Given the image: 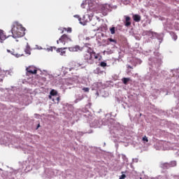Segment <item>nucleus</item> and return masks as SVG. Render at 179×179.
<instances>
[{
	"instance_id": "obj_22",
	"label": "nucleus",
	"mask_w": 179,
	"mask_h": 179,
	"mask_svg": "<svg viewBox=\"0 0 179 179\" xmlns=\"http://www.w3.org/2000/svg\"><path fill=\"white\" fill-rule=\"evenodd\" d=\"M143 141L144 142H149V139H148V137L146 136H145L144 137H143Z\"/></svg>"
},
{
	"instance_id": "obj_26",
	"label": "nucleus",
	"mask_w": 179,
	"mask_h": 179,
	"mask_svg": "<svg viewBox=\"0 0 179 179\" xmlns=\"http://www.w3.org/2000/svg\"><path fill=\"white\" fill-rule=\"evenodd\" d=\"M25 52H26V54H30V50H25Z\"/></svg>"
},
{
	"instance_id": "obj_29",
	"label": "nucleus",
	"mask_w": 179,
	"mask_h": 179,
	"mask_svg": "<svg viewBox=\"0 0 179 179\" xmlns=\"http://www.w3.org/2000/svg\"><path fill=\"white\" fill-rule=\"evenodd\" d=\"M57 103H59V100H61V99L59 97H57Z\"/></svg>"
},
{
	"instance_id": "obj_8",
	"label": "nucleus",
	"mask_w": 179,
	"mask_h": 179,
	"mask_svg": "<svg viewBox=\"0 0 179 179\" xmlns=\"http://www.w3.org/2000/svg\"><path fill=\"white\" fill-rule=\"evenodd\" d=\"M65 50H66V48H57L56 50V52H59L60 55H65V54H66V51H65Z\"/></svg>"
},
{
	"instance_id": "obj_30",
	"label": "nucleus",
	"mask_w": 179,
	"mask_h": 179,
	"mask_svg": "<svg viewBox=\"0 0 179 179\" xmlns=\"http://www.w3.org/2000/svg\"><path fill=\"white\" fill-rule=\"evenodd\" d=\"M128 68H129L130 69H134V68L131 66H128Z\"/></svg>"
},
{
	"instance_id": "obj_32",
	"label": "nucleus",
	"mask_w": 179,
	"mask_h": 179,
	"mask_svg": "<svg viewBox=\"0 0 179 179\" xmlns=\"http://www.w3.org/2000/svg\"><path fill=\"white\" fill-rule=\"evenodd\" d=\"M85 17L84 16V17H83V19H85Z\"/></svg>"
},
{
	"instance_id": "obj_18",
	"label": "nucleus",
	"mask_w": 179,
	"mask_h": 179,
	"mask_svg": "<svg viewBox=\"0 0 179 179\" xmlns=\"http://www.w3.org/2000/svg\"><path fill=\"white\" fill-rule=\"evenodd\" d=\"M100 66H101L102 68H104V67L107 66V63H106V62H101L100 63Z\"/></svg>"
},
{
	"instance_id": "obj_21",
	"label": "nucleus",
	"mask_w": 179,
	"mask_h": 179,
	"mask_svg": "<svg viewBox=\"0 0 179 179\" xmlns=\"http://www.w3.org/2000/svg\"><path fill=\"white\" fill-rule=\"evenodd\" d=\"M83 92H88L90 89L89 87H84L83 88Z\"/></svg>"
},
{
	"instance_id": "obj_10",
	"label": "nucleus",
	"mask_w": 179,
	"mask_h": 179,
	"mask_svg": "<svg viewBox=\"0 0 179 179\" xmlns=\"http://www.w3.org/2000/svg\"><path fill=\"white\" fill-rule=\"evenodd\" d=\"M160 166L164 169H170V164L169 163H162Z\"/></svg>"
},
{
	"instance_id": "obj_5",
	"label": "nucleus",
	"mask_w": 179,
	"mask_h": 179,
	"mask_svg": "<svg viewBox=\"0 0 179 179\" xmlns=\"http://www.w3.org/2000/svg\"><path fill=\"white\" fill-rule=\"evenodd\" d=\"M27 71L29 73H32L34 75H36V73H37V69H36V67L31 66L27 68Z\"/></svg>"
},
{
	"instance_id": "obj_7",
	"label": "nucleus",
	"mask_w": 179,
	"mask_h": 179,
	"mask_svg": "<svg viewBox=\"0 0 179 179\" xmlns=\"http://www.w3.org/2000/svg\"><path fill=\"white\" fill-rule=\"evenodd\" d=\"M4 40H6V35L3 34V30L0 29V43H3Z\"/></svg>"
},
{
	"instance_id": "obj_17",
	"label": "nucleus",
	"mask_w": 179,
	"mask_h": 179,
	"mask_svg": "<svg viewBox=\"0 0 179 179\" xmlns=\"http://www.w3.org/2000/svg\"><path fill=\"white\" fill-rule=\"evenodd\" d=\"M85 97L83 96V95L80 96L79 98H77L75 100V103H79V101H80L81 100H83Z\"/></svg>"
},
{
	"instance_id": "obj_1",
	"label": "nucleus",
	"mask_w": 179,
	"mask_h": 179,
	"mask_svg": "<svg viewBox=\"0 0 179 179\" xmlns=\"http://www.w3.org/2000/svg\"><path fill=\"white\" fill-rule=\"evenodd\" d=\"M24 31H26V29L17 22H13L11 25V34L13 38L23 37L25 34Z\"/></svg>"
},
{
	"instance_id": "obj_14",
	"label": "nucleus",
	"mask_w": 179,
	"mask_h": 179,
	"mask_svg": "<svg viewBox=\"0 0 179 179\" xmlns=\"http://www.w3.org/2000/svg\"><path fill=\"white\" fill-rule=\"evenodd\" d=\"M169 168L170 167H176V166H177V162L171 161V162L169 163Z\"/></svg>"
},
{
	"instance_id": "obj_6",
	"label": "nucleus",
	"mask_w": 179,
	"mask_h": 179,
	"mask_svg": "<svg viewBox=\"0 0 179 179\" xmlns=\"http://www.w3.org/2000/svg\"><path fill=\"white\" fill-rule=\"evenodd\" d=\"M124 26H126V27H129V26L131 24V17L124 15Z\"/></svg>"
},
{
	"instance_id": "obj_2",
	"label": "nucleus",
	"mask_w": 179,
	"mask_h": 179,
	"mask_svg": "<svg viewBox=\"0 0 179 179\" xmlns=\"http://www.w3.org/2000/svg\"><path fill=\"white\" fill-rule=\"evenodd\" d=\"M83 59L90 65H93L94 59H99V54L96 53L92 48H89L83 53Z\"/></svg>"
},
{
	"instance_id": "obj_25",
	"label": "nucleus",
	"mask_w": 179,
	"mask_h": 179,
	"mask_svg": "<svg viewBox=\"0 0 179 179\" xmlns=\"http://www.w3.org/2000/svg\"><path fill=\"white\" fill-rule=\"evenodd\" d=\"M127 177L125 174H122L119 179H124Z\"/></svg>"
},
{
	"instance_id": "obj_13",
	"label": "nucleus",
	"mask_w": 179,
	"mask_h": 179,
	"mask_svg": "<svg viewBox=\"0 0 179 179\" xmlns=\"http://www.w3.org/2000/svg\"><path fill=\"white\" fill-rule=\"evenodd\" d=\"M131 80L130 78H123L122 81L123 82L124 85H128V83Z\"/></svg>"
},
{
	"instance_id": "obj_15",
	"label": "nucleus",
	"mask_w": 179,
	"mask_h": 179,
	"mask_svg": "<svg viewBox=\"0 0 179 179\" xmlns=\"http://www.w3.org/2000/svg\"><path fill=\"white\" fill-rule=\"evenodd\" d=\"M57 94H58V92L55 90H52L50 92V96H57Z\"/></svg>"
},
{
	"instance_id": "obj_9",
	"label": "nucleus",
	"mask_w": 179,
	"mask_h": 179,
	"mask_svg": "<svg viewBox=\"0 0 179 179\" xmlns=\"http://www.w3.org/2000/svg\"><path fill=\"white\" fill-rule=\"evenodd\" d=\"M74 17H76L77 19H78V20H79V22H80V23L81 24L85 25V24H86V23H87V20H86L84 21V22H82V18H80V16H79L78 15H74Z\"/></svg>"
},
{
	"instance_id": "obj_3",
	"label": "nucleus",
	"mask_w": 179,
	"mask_h": 179,
	"mask_svg": "<svg viewBox=\"0 0 179 179\" xmlns=\"http://www.w3.org/2000/svg\"><path fill=\"white\" fill-rule=\"evenodd\" d=\"M69 41H72V38L71 36L63 34L58 41H57V44H59V42L62 43L64 45H65L66 43H69Z\"/></svg>"
},
{
	"instance_id": "obj_27",
	"label": "nucleus",
	"mask_w": 179,
	"mask_h": 179,
	"mask_svg": "<svg viewBox=\"0 0 179 179\" xmlns=\"http://www.w3.org/2000/svg\"><path fill=\"white\" fill-rule=\"evenodd\" d=\"M48 99H50V100H51V99H52V95H50H50L48 96Z\"/></svg>"
},
{
	"instance_id": "obj_4",
	"label": "nucleus",
	"mask_w": 179,
	"mask_h": 179,
	"mask_svg": "<svg viewBox=\"0 0 179 179\" xmlns=\"http://www.w3.org/2000/svg\"><path fill=\"white\" fill-rule=\"evenodd\" d=\"M69 51H72L73 52H76L78 51H83V48L79 45H76V46L69 48Z\"/></svg>"
},
{
	"instance_id": "obj_16",
	"label": "nucleus",
	"mask_w": 179,
	"mask_h": 179,
	"mask_svg": "<svg viewBox=\"0 0 179 179\" xmlns=\"http://www.w3.org/2000/svg\"><path fill=\"white\" fill-rule=\"evenodd\" d=\"M92 45V42H90V43H85L84 44V47H85L86 48H87V50H89V48H90Z\"/></svg>"
},
{
	"instance_id": "obj_12",
	"label": "nucleus",
	"mask_w": 179,
	"mask_h": 179,
	"mask_svg": "<svg viewBox=\"0 0 179 179\" xmlns=\"http://www.w3.org/2000/svg\"><path fill=\"white\" fill-rule=\"evenodd\" d=\"M64 31H67V33H72V28L71 27L63 28L62 31V34H64Z\"/></svg>"
},
{
	"instance_id": "obj_19",
	"label": "nucleus",
	"mask_w": 179,
	"mask_h": 179,
	"mask_svg": "<svg viewBox=\"0 0 179 179\" xmlns=\"http://www.w3.org/2000/svg\"><path fill=\"white\" fill-rule=\"evenodd\" d=\"M110 31L111 33V34H115V27H112L110 29Z\"/></svg>"
},
{
	"instance_id": "obj_31",
	"label": "nucleus",
	"mask_w": 179,
	"mask_h": 179,
	"mask_svg": "<svg viewBox=\"0 0 179 179\" xmlns=\"http://www.w3.org/2000/svg\"><path fill=\"white\" fill-rule=\"evenodd\" d=\"M85 40H90V38H86Z\"/></svg>"
},
{
	"instance_id": "obj_20",
	"label": "nucleus",
	"mask_w": 179,
	"mask_h": 179,
	"mask_svg": "<svg viewBox=\"0 0 179 179\" xmlns=\"http://www.w3.org/2000/svg\"><path fill=\"white\" fill-rule=\"evenodd\" d=\"M108 41H110V43H114L115 44H117V41L111 38H108Z\"/></svg>"
},
{
	"instance_id": "obj_23",
	"label": "nucleus",
	"mask_w": 179,
	"mask_h": 179,
	"mask_svg": "<svg viewBox=\"0 0 179 179\" xmlns=\"http://www.w3.org/2000/svg\"><path fill=\"white\" fill-rule=\"evenodd\" d=\"M48 51H52L53 50H57L56 47H50L48 48Z\"/></svg>"
},
{
	"instance_id": "obj_24",
	"label": "nucleus",
	"mask_w": 179,
	"mask_h": 179,
	"mask_svg": "<svg viewBox=\"0 0 179 179\" xmlns=\"http://www.w3.org/2000/svg\"><path fill=\"white\" fill-rule=\"evenodd\" d=\"M173 40L176 41V40H177V38H178V36H177V35H176V34H174V33H173Z\"/></svg>"
},
{
	"instance_id": "obj_28",
	"label": "nucleus",
	"mask_w": 179,
	"mask_h": 179,
	"mask_svg": "<svg viewBox=\"0 0 179 179\" xmlns=\"http://www.w3.org/2000/svg\"><path fill=\"white\" fill-rule=\"evenodd\" d=\"M12 54H13V55H15L17 57H20V55H16V54H14V53H12Z\"/></svg>"
},
{
	"instance_id": "obj_11",
	"label": "nucleus",
	"mask_w": 179,
	"mask_h": 179,
	"mask_svg": "<svg viewBox=\"0 0 179 179\" xmlns=\"http://www.w3.org/2000/svg\"><path fill=\"white\" fill-rule=\"evenodd\" d=\"M133 19L134 20V22H141V15H134L133 16Z\"/></svg>"
}]
</instances>
